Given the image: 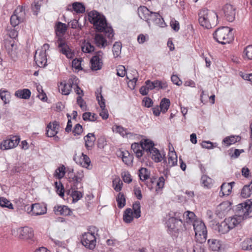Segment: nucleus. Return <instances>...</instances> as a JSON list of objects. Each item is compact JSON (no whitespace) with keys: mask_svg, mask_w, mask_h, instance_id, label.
<instances>
[{"mask_svg":"<svg viewBox=\"0 0 252 252\" xmlns=\"http://www.w3.org/2000/svg\"><path fill=\"white\" fill-rule=\"evenodd\" d=\"M252 216V201H248L238 204L235 209V215L233 217L225 219L231 229L243 220Z\"/></svg>","mask_w":252,"mask_h":252,"instance_id":"1","label":"nucleus"},{"mask_svg":"<svg viewBox=\"0 0 252 252\" xmlns=\"http://www.w3.org/2000/svg\"><path fill=\"white\" fill-rule=\"evenodd\" d=\"M89 22L93 24L96 30L99 32H104L109 38L114 36L112 27L106 21L105 17L96 10H93L88 13Z\"/></svg>","mask_w":252,"mask_h":252,"instance_id":"2","label":"nucleus"},{"mask_svg":"<svg viewBox=\"0 0 252 252\" xmlns=\"http://www.w3.org/2000/svg\"><path fill=\"white\" fill-rule=\"evenodd\" d=\"M73 170L72 169L68 173V182L71 184L72 192L71 195L73 199V202L78 201L83 197L82 192L77 190L83 188L82 181L84 177L82 170L78 171L75 174H73Z\"/></svg>","mask_w":252,"mask_h":252,"instance_id":"3","label":"nucleus"},{"mask_svg":"<svg viewBox=\"0 0 252 252\" xmlns=\"http://www.w3.org/2000/svg\"><path fill=\"white\" fill-rule=\"evenodd\" d=\"M218 18V16L215 12L206 8L201 9L198 13L200 25L208 29L216 24Z\"/></svg>","mask_w":252,"mask_h":252,"instance_id":"4","label":"nucleus"},{"mask_svg":"<svg viewBox=\"0 0 252 252\" xmlns=\"http://www.w3.org/2000/svg\"><path fill=\"white\" fill-rule=\"evenodd\" d=\"M233 29L228 27H222L217 29L213 33L214 39L222 45L230 43L233 40Z\"/></svg>","mask_w":252,"mask_h":252,"instance_id":"5","label":"nucleus"},{"mask_svg":"<svg viewBox=\"0 0 252 252\" xmlns=\"http://www.w3.org/2000/svg\"><path fill=\"white\" fill-rule=\"evenodd\" d=\"M98 231V229L94 226H90L89 232L84 233L81 238V243L86 248L93 250L96 246L95 233Z\"/></svg>","mask_w":252,"mask_h":252,"instance_id":"6","label":"nucleus"},{"mask_svg":"<svg viewBox=\"0 0 252 252\" xmlns=\"http://www.w3.org/2000/svg\"><path fill=\"white\" fill-rule=\"evenodd\" d=\"M26 17L25 8L19 6L14 10L13 14L10 18V23L13 27H16L20 23L24 21Z\"/></svg>","mask_w":252,"mask_h":252,"instance_id":"7","label":"nucleus"},{"mask_svg":"<svg viewBox=\"0 0 252 252\" xmlns=\"http://www.w3.org/2000/svg\"><path fill=\"white\" fill-rule=\"evenodd\" d=\"M103 55V52L101 51H99L91 59L90 62L91 63V69L93 70H100L102 68L103 65L102 61Z\"/></svg>","mask_w":252,"mask_h":252,"instance_id":"8","label":"nucleus"},{"mask_svg":"<svg viewBox=\"0 0 252 252\" xmlns=\"http://www.w3.org/2000/svg\"><path fill=\"white\" fill-rule=\"evenodd\" d=\"M164 182V178L162 176L160 177L158 179L155 177H152L150 179L149 181H146V185L150 190L153 189L156 187V190H157V188L159 189L163 187Z\"/></svg>","mask_w":252,"mask_h":252,"instance_id":"9","label":"nucleus"},{"mask_svg":"<svg viewBox=\"0 0 252 252\" xmlns=\"http://www.w3.org/2000/svg\"><path fill=\"white\" fill-rule=\"evenodd\" d=\"M27 211L29 213L31 212L32 215L38 216L46 214L47 208L44 204L35 203L28 207Z\"/></svg>","mask_w":252,"mask_h":252,"instance_id":"10","label":"nucleus"},{"mask_svg":"<svg viewBox=\"0 0 252 252\" xmlns=\"http://www.w3.org/2000/svg\"><path fill=\"white\" fill-rule=\"evenodd\" d=\"M34 61L39 67H45L47 62L45 50L36 51L34 55Z\"/></svg>","mask_w":252,"mask_h":252,"instance_id":"11","label":"nucleus"},{"mask_svg":"<svg viewBox=\"0 0 252 252\" xmlns=\"http://www.w3.org/2000/svg\"><path fill=\"white\" fill-rule=\"evenodd\" d=\"M193 229L195 235H198L200 236H203L206 239L207 236V231L205 224L201 220H196L193 223Z\"/></svg>","mask_w":252,"mask_h":252,"instance_id":"12","label":"nucleus"},{"mask_svg":"<svg viewBox=\"0 0 252 252\" xmlns=\"http://www.w3.org/2000/svg\"><path fill=\"white\" fill-rule=\"evenodd\" d=\"M20 140V139L18 136H13L10 139L3 141L0 144V148L3 150L13 148L18 145Z\"/></svg>","mask_w":252,"mask_h":252,"instance_id":"13","label":"nucleus"},{"mask_svg":"<svg viewBox=\"0 0 252 252\" xmlns=\"http://www.w3.org/2000/svg\"><path fill=\"white\" fill-rule=\"evenodd\" d=\"M222 11L226 19L229 22L234 20L236 14L235 8L230 4H226L222 8Z\"/></svg>","mask_w":252,"mask_h":252,"instance_id":"14","label":"nucleus"},{"mask_svg":"<svg viewBox=\"0 0 252 252\" xmlns=\"http://www.w3.org/2000/svg\"><path fill=\"white\" fill-rule=\"evenodd\" d=\"M19 237L22 239H31L33 237V231L32 228L25 226L19 228Z\"/></svg>","mask_w":252,"mask_h":252,"instance_id":"15","label":"nucleus"},{"mask_svg":"<svg viewBox=\"0 0 252 252\" xmlns=\"http://www.w3.org/2000/svg\"><path fill=\"white\" fill-rule=\"evenodd\" d=\"M59 123L57 121H54L49 123L46 128V134L48 137L55 136L58 132Z\"/></svg>","mask_w":252,"mask_h":252,"instance_id":"16","label":"nucleus"},{"mask_svg":"<svg viewBox=\"0 0 252 252\" xmlns=\"http://www.w3.org/2000/svg\"><path fill=\"white\" fill-rule=\"evenodd\" d=\"M73 160L77 164H80L82 167L86 168H87L91 163L90 158L83 153H82L80 157H78L76 155H75L73 157Z\"/></svg>","mask_w":252,"mask_h":252,"instance_id":"17","label":"nucleus"},{"mask_svg":"<svg viewBox=\"0 0 252 252\" xmlns=\"http://www.w3.org/2000/svg\"><path fill=\"white\" fill-rule=\"evenodd\" d=\"M58 43L60 52L65 55L67 58H72V54L65 42L62 39H59Z\"/></svg>","mask_w":252,"mask_h":252,"instance_id":"18","label":"nucleus"},{"mask_svg":"<svg viewBox=\"0 0 252 252\" xmlns=\"http://www.w3.org/2000/svg\"><path fill=\"white\" fill-rule=\"evenodd\" d=\"M73 80L70 79L67 83L65 81L61 82L59 86V90H61L63 94L68 95L69 94L71 88H73Z\"/></svg>","mask_w":252,"mask_h":252,"instance_id":"19","label":"nucleus"},{"mask_svg":"<svg viewBox=\"0 0 252 252\" xmlns=\"http://www.w3.org/2000/svg\"><path fill=\"white\" fill-rule=\"evenodd\" d=\"M54 211L57 215L70 216L72 213L71 210L65 205H57L54 207Z\"/></svg>","mask_w":252,"mask_h":252,"instance_id":"20","label":"nucleus"},{"mask_svg":"<svg viewBox=\"0 0 252 252\" xmlns=\"http://www.w3.org/2000/svg\"><path fill=\"white\" fill-rule=\"evenodd\" d=\"M97 99L98 104L101 109V111L100 112V116L104 120H106L108 118V113L107 110L105 109V99L100 94V97L97 96Z\"/></svg>","mask_w":252,"mask_h":252,"instance_id":"21","label":"nucleus"},{"mask_svg":"<svg viewBox=\"0 0 252 252\" xmlns=\"http://www.w3.org/2000/svg\"><path fill=\"white\" fill-rule=\"evenodd\" d=\"M230 208L227 202H223L220 204L216 209V214L219 218L225 216Z\"/></svg>","mask_w":252,"mask_h":252,"instance_id":"22","label":"nucleus"},{"mask_svg":"<svg viewBox=\"0 0 252 252\" xmlns=\"http://www.w3.org/2000/svg\"><path fill=\"white\" fill-rule=\"evenodd\" d=\"M173 223L169 222V219H168L167 221V226L169 229H171L172 231H178L180 229L183 230V228L182 227V225L185 229H187V226H186V223L184 222L183 223H179L177 222V220L173 222Z\"/></svg>","mask_w":252,"mask_h":252,"instance_id":"23","label":"nucleus"},{"mask_svg":"<svg viewBox=\"0 0 252 252\" xmlns=\"http://www.w3.org/2000/svg\"><path fill=\"white\" fill-rule=\"evenodd\" d=\"M14 94L17 98L28 99L31 96V92L28 89H19L15 91Z\"/></svg>","mask_w":252,"mask_h":252,"instance_id":"24","label":"nucleus"},{"mask_svg":"<svg viewBox=\"0 0 252 252\" xmlns=\"http://www.w3.org/2000/svg\"><path fill=\"white\" fill-rule=\"evenodd\" d=\"M94 40L95 45L99 48H103L107 45L106 39L100 34H96Z\"/></svg>","mask_w":252,"mask_h":252,"instance_id":"25","label":"nucleus"},{"mask_svg":"<svg viewBox=\"0 0 252 252\" xmlns=\"http://www.w3.org/2000/svg\"><path fill=\"white\" fill-rule=\"evenodd\" d=\"M84 139L85 141V147L89 150L94 146L96 137L94 133H89L84 137Z\"/></svg>","mask_w":252,"mask_h":252,"instance_id":"26","label":"nucleus"},{"mask_svg":"<svg viewBox=\"0 0 252 252\" xmlns=\"http://www.w3.org/2000/svg\"><path fill=\"white\" fill-rule=\"evenodd\" d=\"M138 14L139 17L145 21H148L150 11L144 6H140L138 8Z\"/></svg>","mask_w":252,"mask_h":252,"instance_id":"27","label":"nucleus"},{"mask_svg":"<svg viewBox=\"0 0 252 252\" xmlns=\"http://www.w3.org/2000/svg\"><path fill=\"white\" fill-rule=\"evenodd\" d=\"M215 227V230L217 231L220 234H225L231 229L225 220L220 223L219 226L216 225Z\"/></svg>","mask_w":252,"mask_h":252,"instance_id":"28","label":"nucleus"},{"mask_svg":"<svg viewBox=\"0 0 252 252\" xmlns=\"http://www.w3.org/2000/svg\"><path fill=\"white\" fill-rule=\"evenodd\" d=\"M210 249L213 251H218L221 247V242L219 240L212 239L208 241Z\"/></svg>","mask_w":252,"mask_h":252,"instance_id":"29","label":"nucleus"},{"mask_svg":"<svg viewBox=\"0 0 252 252\" xmlns=\"http://www.w3.org/2000/svg\"><path fill=\"white\" fill-rule=\"evenodd\" d=\"M173 150L169 149V152L168 153V165L169 167H172L177 164V156L176 152L172 148Z\"/></svg>","mask_w":252,"mask_h":252,"instance_id":"30","label":"nucleus"},{"mask_svg":"<svg viewBox=\"0 0 252 252\" xmlns=\"http://www.w3.org/2000/svg\"><path fill=\"white\" fill-rule=\"evenodd\" d=\"M142 149L143 151H145L149 154L152 149L154 148V143L153 141L149 139H145L143 142H141Z\"/></svg>","mask_w":252,"mask_h":252,"instance_id":"31","label":"nucleus"},{"mask_svg":"<svg viewBox=\"0 0 252 252\" xmlns=\"http://www.w3.org/2000/svg\"><path fill=\"white\" fill-rule=\"evenodd\" d=\"M121 156L124 162L127 165H131L133 162V156L127 151H123L121 153Z\"/></svg>","mask_w":252,"mask_h":252,"instance_id":"32","label":"nucleus"},{"mask_svg":"<svg viewBox=\"0 0 252 252\" xmlns=\"http://www.w3.org/2000/svg\"><path fill=\"white\" fill-rule=\"evenodd\" d=\"M241 139V137L239 135H231L224 138L222 142L228 146L240 141Z\"/></svg>","mask_w":252,"mask_h":252,"instance_id":"33","label":"nucleus"},{"mask_svg":"<svg viewBox=\"0 0 252 252\" xmlns=\"http://www.w3.org/2000/svg\"><path fill=\"white\" fill-rule=\"evenodd\" d=\"M149 154L151 155L152 159L156 162H159L163 159V157L159 150L155 147L152 149V151L149 153Z\"/></svg>","mask_w":252,"mask_h":252,"instance_id":"34","label":"nucleus"},{"mask_svg":"<svg viewBox=\"0 0 252 252\" xmlns=\"http://www.w3.org/2000/svg\"><path fill=\"white\" fill-rule=\"evenodd\" d=\"M115 128H113V131L119 133L121 136L124 137L125 136L129 135V137L132 136L133 134L128 131L127 129L124 128L121 126L116 125Z\"/></svg>","mask_w":252,"mask_h":252,"instance_id":"35","label":"nucleus"},{"mask_svg":"<svg viewBox=\"0 0 252 252\" xmlns=\"http://www.w3.org/2000/svg\"><path fill=\"white\" fill-rule=\"evenodd\" d=\"M232 187L230 184L224 183L220 187V190L219 194L220 196L228 195L231 192Z\"/></svg>","mask_w":252,"mask_h":252,"instance_id":"36","label":"nucleus"},{"mask_svg":"<svg viewBox=\"0 0 252 252\" xmlns=\"http://www.w3.org/2000/svg\"><path fill=\"white\" fill-rule=\"evenodd\" d=\"M0 97L5 104H8L9 103L11 98L10 93L5 89H1L0 90Z\"/></svg>","mask_w":252,"mask_h":252,"instance_id":"37","label":"nucleus"},{"mask_svg":"<svg viewBox=\"0 0 252 252\" xmlns=\"http://www.w3.org/2000/svg\"><path fill=\"white\" fill-rule=\"evenodd\" d=\"M195 215L192 212L187 211L184 213V216L183 218L186 219V224H190L194 223L197 220H195Z\"/></svg>","mask_w":252,"mask_h":252,"instance_id":"38","label":"nucleus"},{"mask_svg":"<svg viewBox=\"0 0 252 252\" xmlns=\"http://www.w3.org/2000/svg\"><path fill=\"white\" fill-rule=\"evenodd\" d=\"M133 219V212L130 208H127L123 214V220L126 223L131 222Z\"/></svg>","mask_w":252,"mask_h":252,"instance_id":"39","label":"nucleus"},{"mask_svg":"<svg viewBox=\"0 0 252 252\" xmlns=\"http://www.w3.org/2000/svg\"><path fill=\"white\" fill-rule=\"evenodd\" d=\"M131 148L137 158H139L142 156L143 153L141 143H134L131 144Z\"/></svg>","mask_w":252,"mask_h":252,"instance_id":"40","label":"nucleus"},{"mask_svg":"<svg viewBox=\"0 0 252 252\" xmlns=\"http://www.w3.org/2000/svg\"><path fill=\"white\" fill-rule=\"evenodd\" d=\"M170 104V101L169 99L166 98H163L161 99L160 103V109L161 112L163 113H165L167 111Z\"/></svg>","mask_w":252,"mask_h":252,"instance_id":"41","label":"nucleus"},{"mask_svg":"<svg viewBox=\"0 0 252 252\" xmlns=\"http://www.w3.org/2000/svg\"><path fill=\"white\" fill-rule=\"evenodd\" d=\"M184 216V213L181 212H176L174 214V216L170 217L169 219V222L173 223V222L177 220L179 223H183V221L182 218Z\"/></svg>","mask_w":252,"mask_h":252,"instance_id":"42","label":"nucleus"},{"mask_svg":"<svg viewBox=\"0 0 252 252\" xmlns=\"http://www.w3.org/2000/svg\"><path fill=\"white\" fill-rule=\"evenodd\" d=\"M150 175V172L146 168H141L139 170V176L140 180L145 181L148 180Z\"/></svg>","mask_w":252,"mask_h":252,"instance_id":"43","label":"nucleus"},{"mask_svg":"<svg viewBox=\"0 0 252 252\" xmlns=\"http://www.w3.org/2000/svg\"><path fill=\"white\" fill-rule=\"evenodd\" d=\"M132 208L133 210V216L134 217L138 219L141 216V206L139 201H136L133 204L132 206Z\"/></svg>","mask_w":252,"mask_h":252,"instance_id":"44","label":"nucleus"},{"mask_svg":"<svg viewBox=\"0 0 252 252\" xmlns=\"http://www.w3.org/2000/svg\"><path fill=\"white\" fill-rule=\"evenodd\" d=\"M252 193V189L251 186L248 185L244 186L241 190V195L244 198H247L250 197Z\"/></svg>","mask_w":252,"mask_h":252,"instance_id":"45","label":"nucleus"},{"mask_svg":"<svg viewBox=\"0 0 252 252\" xmlns=\"http://www.w3.org/2000/svg\"><path fill=\"white\" fill-rule=\"evenodd\" d=\"M201 183L204 187L210 188L213 184V180L207 175H203L201 177Z\"/></svg>","mask_w":252,"mask_h":252,"instance_id":"46","label":"nucleus"},{"mask_svg":"<svg viewBox=\"0 0 252 252\" xmlns=\"http://www.w3.org/2000/svg\"><path fill=\"white\" fill-rule=\"evenodd\" d=\"M73 9L78 13H83L85 11V7L81 3L75 2L72 4Z\"/></svg>","mask_w":252,"mask_h":252,"instance_id":"47","label":"nucleus"},{"mask_svg":"<svg viewBox=\"0 0 252 252\" xmlns=\"http://www.w3.org/2000/svg\"><path fill=\"white\" fill-rule=\"evenodd\" d=\"M65 167L63 165L58 167L55 172L54 176L59 179L63 178L65 173Z\"/></svg>","mask_w":252,"mask_h":252,"instance_id":"48","label":"nucleus"},{"mask_svg":"<svg viewBox=\"0 0 252 252\" xmlns=\"http://www.w3.org/2000/svg\"><path fill=\"white\" fill-rule=\"evenodd\" d=\"M83 119L85 121H89L94 122L96 120L97 116L94 113L85 112L83 114Z\"/></svg>","mask_w":252,"mask_h":252,"instance_id":"49","label":"nucleus"},{"mask_svg":"<svg viewBox=\"0 0 252 252\" xmlns=\"http://www.w3.org/2000/svg\"><path fill=\"white\" fill-rule=\"evenodd\" d=\"M118 206L120 208H123L126 205V199L124 193L119 192L116 198Z\"/></svg>","mask_w":252,"mask_h":252,"instance_id":"50","label":"nucleus"},{"mask_svg":"<svg viewBox=\"0 0 252 252\" xmlns=\"http://www.w3.org/2000/svg\"><path fill=\"white\" fill-rule=\"evenodd\" d=\"M82 50L84 53H90L94 50V47L89 42H85L82 46Z\"/></svg>","mask_w":252,"mask_h":252,"instance_id":"51","label":"nucleus"},{"mask_svg":"<svg viewBox=\"0 0 252 252\" xmlns=\"http://www.w3.org/2000/svg\"><path fill=\"white\" fill-rule=\"evenodd\" d=\"M122 49V44L121 42H116L115 44L113 45L112 51L113 53V55L115 58L118 57L121 52Z\"/></svg>","mask_w":252,"mask_h":252,"instance_id":"52","label":"nucleus"},{"mask_svg":"<svg viewBox=\"0 0 252 252\" xmlns=\"http://www.w3.org/2000/svg\"><path fill=\"white\" fill-rule=\"evenodd\" d=\"M0 206L13 209V204L8 199L3 197H0Z\"/></svg>","mask_w":252,"mask_h":252,"instance_id":"53","label":"nucleus"},{"mask_svg":"<svg viewBox=\"0 0 252 252\" xmlns=\"http://www.w3.org/2000/svg\"><path fill=\"white\" fill-rule=\"evenodd\" d=\"M243 58L248 60H252V45H250L245 47L244 52Z\"/></svg>","mask_w":252,"mask_h":252,"instance_id":"54","label":"nucleus"},{"mask_svg":"<svg viewBox=\"0 0 252 252\" xmlns=\"http://www.w3.org/2000/svg\"><path fill=\"white\" fill-rule=\"evenodd\" d=\"M56 31L60 33L64 34L67 30V26L61 22H58L56 24Z\"/></svg>","mask_w":252,"mask_h":252,"instance_id":"55","label":"nucleus"},{"mask_svg":"<svg viewBox=\"0 0 252 252\" xmlns=\"http://www.w3.org/2000/svg\"><path fill=\"white\" fill-rule=\"evenodd\" d=\"M123 182L120 179H115L113 181V186L117 192L120 191L122 189Z\"/></svg>","mask_w":252,"mask_h":252,"instance_id":"56","label":"nucleus"},{"mask_svg":"<svg viewBox=\"0 0 252 252\" xmlns=\"http://www.w3.org/2000/svg\"><path fill=\"white\" fill-rule=\"evenodd\" d=\"M155 89L159 90L160 89H165L167 87V84L166 82L160 81L159 80H155L153 81Z\"/></svg>","mask_w":252,"mask_h":252,"instance_id":"57","label":"nucleus"},{"mask_svg":"<svg viewBox=\"0 0 252 252\" xmlns=\"http://www.w3.org/2000/svg\"><path fill=\"white\" fill-rule=\"evenodd\" d=\"M55 187L56 189V191L57 193L61 197L64 196V189L63 184L61 182L58 183L56 182L55 183Z\"/></svg>","mask_w":252,"mask_h":252,"instance_id":"58","label":"nucleus"},{"mask_svg":"<svg viewBox=\"0 0 252 252\" xmlns=\"http://www.w3.org/2000/svg\"><path fill=\"white\" fill-rule=\"evenodd\" d=\"M41 0H34L33 3L32 4V9L34 11V14L37 15L38 11L40 8V2Z\"/></svg>","mask_w":252,"mask_h":252,"instance_id":"59","label":"nucleus"},{"mask_svg":"<svg viewBox=\"0 0 252 252\" xmlns=\"http://www.w3.org/2000/svg\"><path fill=\"white\" fill-rule=\"evenodd\" d=\"M155 24L156 25L163 28L165 27L166 23H165L163 18L159 14V17H157L155 19L154 22Z\"/></svg>","mask_w":252,"mask_h":252,"instance_id":"60","label":"nucleus"},{"mask_svg":"<svg viewBox=\"0 0 252 252\" xmlns=\"http://www.w3.org/2000/svg\"><path fill=\"white\" fill-rule=\"evenodd\" d=\"M122 178L124 182L130 183L132 181L131 175L128 171H124L121 174Z\"/></svg>","mask_w":252,"mask_h":252,"instance_id":"61","label":"nucleus"},{"mask_svg":"<svg viewBox=\"0 0 252 252\" xmlns=\"http://www.w3.org/2000/svg\"><path fill=\"white\" fill-rule=\"evenodd\" d=\"M126 73V68L124 65H119L117 68V74L120 77H124Z\"/></svg>","mask_w":252,"mask_h":252,"instance_id":"62","label":"nucleus"},{"mask_svg":"<svg viewBox=\"0 0 252 252\" xmlns=\"http://www.w3.org/2000/svg\"><path fill=\"white\" fill-rule=\"evenodd\" d=\"M83 131V128L81 125L77 124L75 126L72 132L74 135H80Z\"/></svg>","mask_w":252,"mask_h":252,"instance_id":"63","label":"nucleus"},{"mask_svg":"<svg viewBox=\"0 0 252 252\" xmlns=\"http://www.w3.org/2000/svg\"><path fill=\"white\" fill-rule=\"evenodd\" d=\"M201 145L202 148L207 149H212L215 147L213 143L209 141H203Z\"/></svg>","mask_w":252,"mask_h":252,"instance_id":"64","label":"nucleus"}]
</instances>
